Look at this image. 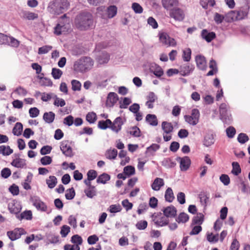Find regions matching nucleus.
<instances>
[{"mask_svg": "<svg viewBox=\"0 0 250 250\" xmlns=\"http://www.w3.org/2000/svg\"><path fill=\"white\" fill-rule=\"evenodd\" d=\"M75 24L80 30H86L92 27L93 24L92 15L88 12H82L75 19Z\"/></svg>", "mask_w": 250, "mask_h": 250, "instance_id": "obj_1", "label": "nucleus"}, {"mask_svg": "<svg viewBox=\"0 0 250 250\" xmlns=\"http://www.w3.org/2000/svg\"><path fill=\"white\" fill-rule=\"evenodd\" d=\"M69 5L67 0H54L49 3L48 10L52 14L59 15L66 11Z\"/></svg>", "mask_w": 250, "mask_h": 250, "instance_id": "obj_2", "label": "nucleus"}, {"mask_svg": "<svg viewBox=\"0 0 250 250\" xmlns=\"http://www.w3.org/2000/svg\"><path fill=\"white\" fill-rule=\"evenodd\" d=\"M93 65V61L91 58L84 57L75 62L74 69L78 72H84L90 69Z\"/></svg>", "mask_w": 250, "mask_h": 250, "instance_id": "obj_3", "label": "nucleus"}, {"mask_svg": "<svg viewBox=\"0 0 250 250\" xmlns=\"http://www.w3.org/2000/svg\"><path fill=\"white\" fill-rule=\"evenodd\" d=\"M70 20L66 14H64L59 20L58 23L54 27V33L57 35H60L66 32L70 27Z\"/></svg>", "mask_w": 250, "mask_h": 250, "instance_id": "obj_4", "label": "nucleus"}, {"mask_svg": "<svg viewBox=\"0 0 250 250\" xmlns=\"http://www.w3.org/2000/svg\"><path fill=\"white\" fill-rule=\"evenodd\" d=\"M200 112L198 109L194 108L191 110V115H185V121L192 125H196L199 122Z\"/></svg>", "mask_w": 250, "mask_h": 250, "instance_id": "obj_5", "label": "nucleus"}, {"mask_svg": "<svg viewBox=\"0 0 250 250\" xmlns=\"http://www.w3.org/2000/svg\"><path fill=\"white\" fill-rule=\"evenodd\" d=\"M170 16L174 20L182 21L185 17L184 11L179 7H174L170 12Z\"/></svg>", "mask_w": 250, "mask_h": 250, "instance_id": "obj_6", "label": "nucleus"}, {"mask_svg": "<svg viewBox=\"0 0 250 250\" xmlns=\"http://www.w3.org/2000/svg\"><path fill=\"white\" fill-rule=\"evenodd\" d=\"M159 40L164 44L174 46L176 44L175 40L169 36L166 33H161L159 34Z\"/></svg>", "mask_w": 250, "mask_h": 250, "instance_id": "obj_7", "label": "nucleus"}, {"mask_svg": "<svg viewBox=\"0 0 250 250\" xmlns=\"http://www.w3.org/2000/svg\"><path fill=\"white\" fill-rule=\"evenodd\" d=\"M60 149L62 153L66 157H72L73 156L72 149L69 145L68 141H63L61 142Z\"/></svg>", "mask_w": 250, "mask_h": 250, "instance_id": "obj_8", "label": "nucleus"}, {"mask_svg": "<svg viewBox=\"0 0 250 250\" xmlns=\"http://www.w3.org/2000/svg\"><path fill=\"white\" fill-rule=\"evenodd\" d=\"M25 233L22 228H16L12 231L7 232V235L11 241H15L20 238L22 234Z\"/></svg>", "mask_w": 250, "mask_h": 250, "instance_id": "obj_9", "label": "nucleus"}, {"mask_svg": "<svg viewBox=\"0 0 250 250\" xmlns=\"http://www.w3.org/2000/svg\"><path fill=\"white\" fill-rule=\"evenodd\" d=\"M8 208L11 213L18 214L21 211V207L18 202L12 200L8 202Z\"/></svg>", "mask_w": 250, "mask_h": 250, "instance_id": "obj_10", "label": "nucleus"}, {"mask_svg": "<svg viewBox=\"0 0 250 250\" xmlns=\"http://www.w3.org/2000/svg\"><path fill=\"white\" fill-rule=\"evenodd\" d=\"M124 123L122 118L121 117H117L111 125H110V128L116 133L119 132L122 129V126L124 125Z\"/></svg>", "mask_w": 250, "mask_h": 250, "instance_id": "obj_11", "label": "nucleus"}, {"mask_svg": "<svg viewBox=\"0 0 250 250\" xmlns=\"http://www.w3.org/2000/svg\"><path fill=\"white\" fill-rule=\"evenodd\" d=\"M177 160L180 162V167L181 171H187L189 167L191 161L188 156L183 157H178Z\"/></svg>", "mask_w": 250, "mask_h": 250, "instance_id": "obj_12", "label": "nucleus"}, {"mask_svg": "<svg viewBox=\"0 0 250 250\" xmlns=\"http://www.w3.org/2000/svg\"><path fill=\"white\" fill-rule=\"evenodd\" d=\"M31 199L33 202V205L38 210H40L42 211H46L47 206L44 202L41 201L39 197L34 196L31 197Z\"/></svg>", "mask_w": 250, "mask_h": 250, "instance_id": "obj_13", "label": "nucleus"}, {"mask_svg": "<svg viewBox=\"0 0 250 250\" xmlns=\"http://www.w3.org/2000/svg\"><path fill=\"white\" fill-rule=\"evenodd\" d=\"M162 211L164 214L167 217H174L177 213V209L175 207L172 205L164 208Z\"/></svg>", "mask_w": 250, "mask_h": 250, "instance_id": "obj_14", "label": "nucleus"}, {"mask_svg": "<svg viewBox=\"0 0 250 250\" xmlns=\"http://www.w3.org/2000/svg\"><path fill=\"white\" fill-rule=\"evenodd\" d=\"M147 101L146 105L149 109L154 107L153 103L157 99V97L153 92H149L146 96Z\"/></svg>", "mask_w": 250, "mask_h": 250, "instance_id": "obj_15", "label": "nucleus"}, {"mask_svg": "<svg viewBox=\"0 0 250 250\" xmlns=\"http://www.w3.org/2000/svg\"><path fill=\"white\" fill-rule=\"evenodd\" d=\"M215 134L212 131L206 133L204 137V146H208L214 144Z\"/></svg>", "mask_w": 250, "mask_h": 250, "instance_id": "obj_16", "label": "nucleus"}, {"mask_svg": "<svg viewBox=\"0 0 250 250\" xmlns=\"http://www.w3.org/2000/svg\"><path fill=\"white\" fill-rule=\"evenodd\" d=\"M118 100L117 94L114 92H110L107 97L106 105L109 107H112Z\"/></svg>", "mask_w": 250, "mask_h": 250, "instance_id": "obj_17", "label": "nucleus"}, {"mask_svg": "<svg viewBox=\"0 0 250 250\" xmlns=\"http://www.w3.org/2000/svg\"><path fill=\"white\" fill-rule=\"evenodd\" d=\"M11 164L15 167L20 168H24L26 166V160L20 158H14Z\"/></svg>", "mask_w": 250, "mask_h": 250, "instance_id": "obj_18", "label": "nucleus"}, {"mask_svg": "<svg viewBox=\"0 0 250 250\" xmlns=\"http://www.w3.org/2000/svg\"><path fill=\"white\" fill-rule=\"evenodd\" d=\"M150 72L157 77L160 78L164 75V71L162 68L157 64H152L150 68Z\"/></svg>", "mask_w": 250, "mask_h": 250, "instance_id": "obj_19", "label": "nucleus"}, {"mask_svg": "<svg viewBox=\"0 0 250 250\" xmlns=\"http://www.w3.org/2000/svg\"><path fill=\"white\" fill-rule=\"evenodd\" d=\"M161 165L167 168H171L174 167L176 165V162L171 158H165L161 162Z\"/></svg>", "mask_w": 250, "mask_h": 250, "instance_id": "obj_20", "label": "nucleus"}, {"mask_svg": "<svg viewBox=\"0 0 250 250\" xmlns=\"http://www.w3.org/2000/svg\"><path fill=\"white\" fill-rule=\"evenodd\" d=\"M164 181L162 178H156L151 185V188L155 191H158L164 186Z\"/></svg>", "mask_w": 250, "mask_h": 250, "instance_id": "obj_21", "label": "nucleus"}, {"mask_svg": "<svg viewBox=\"0 0 250 250\" xmlns=\"http://www.w3.org/2000/svg\"><path fill=\"white\" fill-rule=\"evenodd\" d=\"M55 117V114L52 111L45 112L43 115V120L47 124H51L53 123L54 121Z\"/></svg>", "mask_w": 250, "mask_h": 250, "instance_id": "obj_22", "label": "nucleus"}, {"mask_svg": "<svg viewBox=\"0 0 250 250\" xmlns=\"http://www.w3.org/2000/svg\"><path fill=\"white\" fill-rule=\"evenodd\" d=\"M178 3V0H162L163 6L167 10L176 5Z\"/></svg>", "mask_w": 250, "mask_h": 250, "instance_id": "obj_23", "label": "nucleus"}, {"mask_svg": "<svg viewBox=\"0 0 250 250\" xmlns=\"http://www.w3.org/2000/svg\"><path fill=\"white\" fill-rule=\"evenodd\" d=\"M162 128L164 132L166 134H169L172 132L173 130V126L172 124L166 121L162 122Z\"/></svg>", "mask_w": 250, "mask_h": 250, "instance_id": "obj_24", "label": "nucleus"}, {"mask_svg": "<svg viewBox=\"0 0 250 250\" xmlns=\"http://www.w3.org/2000/svg\"><path fill=\"white\" fill-rule=\"evenodd\" d=\"M146 121L152 126H156L158 125V120L156 115L154 114H147L146 117Z\"/></svg>", "mask_w": 250, "mask_h": 250, "instance_id": "obj_25", "label": "nucleus"}, {"mask_svg": "<svg viewBox=\"0 0 250 250\" xmlns=\"http://www.w3.org/2000/svg\"><path fill=\"white\" fill-rule=\"evenodd\" d=\"M110 179V175L106 173H104L98 176L96 181L98 184H105Z\"/></svg>", "mask_w": 250, "mask_h": 250, "instance_id": "obj_26", "label": "nucleus"}, {"mask_svg": "<svg viewBox=\"0 0 250 250\" xmlns=\"http://www.w3.org/2000/svg\"><path fill=\"white\" fill-rule=\"evenodd\" d=\"M13 152L12 149L8 146L1 145L0 146V153L3 156H9Z\"/></svg>", "mask_w": 250, "mask_h": 250, "instance_id": "obj_27", "label": "nucleus"}, {"mask_svg": "<svg viewBox=\"0 0 250 250\" xmlns=\"http://www.w3.org/2000/svg\"><path fill=\"white\" fill-rule=\"evenodd\" d=\"M169 220L166 216H163L158 218L155 221V224L158 227H163L168 224Z\"/></svg>", "mask_w": 250, "mask_h": 250, "instance_id": "obj_28", "label": "nucleus"}, {"mask_svg": "<svg viewBox=\"0 0 250 250\" xmlns=\"http://www.w3.org/2000/svg\"><path fill=\"white\" fill-rule=\"evenodd\" d=\"M84 192L90 198H92L96 195V190L94 186L87 187V188L84 189Z\"/></svg>", "mask_w": 250, "mask_h": 250, "instance_id": "obj_29", "label": "nucleus"}, {"mask_svg": "<svg viewBox=\"0 0 250 250\" xmlns=\"http://www.w3.org/2000/svg\"><path fill=\"white\" fill-rule=\"evenodd\" d=\"M23 126L21 123L20 122L17 123L13 128L12 133L14 135L20 136L21 134L22 131Z\"/></svg>", "mask_w": 250, "mask_h": 250, "instance_id": "obj_30", "label": "nucleus"}, {"mask_svg": "<svg viewBox=\"0 0 250 250\" xmlns=\"http://www.w3.org/2000/svg\"><path fill=\"white\" fill-rule=\"evenodd\" d=\"M111 124L112 122L109 119H106L105 121L101 120L99 121L98 126L100 129H106L107 128H110Z\"/></svg>", "mask_w": 250, "mask_h": 250, "instance_id": "obj_31", "label": "nucleus"}, {"mask_svg": "<svg viewBox=\"0 0 250 250\" xmlns=\"http://www.w3.org/2000/svg\"><path fill=\"white\" fill-rule=\"evenodd\" d=\"M209 67L211 70L207 73V76H212L217 73V67L216 63L215 61L213 60L210 61Z\"/></svg>", "mask_w": 250, "mask_h": 250, "instance_id": "obj_32", "label": "nucleus"}, {"mask_svg": "<svg viewBox=\"0 0 250 250\" xmlns=\"http://www.w3.org/2000/svg\"><path fill=\"white\" fill-rule=\"evenodd\" d=\"M160 148L159 145L157 144H152L151 146L146 148V153L150 155H153L154 153Z\"/></svg>", "mask_w": 250, "mask_h": 250, "instance_id": "obj_33", "label": "nucleus"}, {"mask_svg": "<svg viewBox=\"0 0 250 250\" xmlns=\"http://www.w3.org/2000/svg\"><path fill=\"white\" fill-rule=\"evenodd\" d=\"M46 183L49 188H53L57 184V179L54 176H50L48 179L46 180Z\"/></svg>", "mask_w": 250, "mask_h": 250, "instance_id": "obj_34", "label": "nucleus"}, {"mask_svg": "<svg viewBox=\"0 0 250 250\" xmlns=\"http://www.w3.org/2000/svg\"><path fill=\"white\" fill-rule=\"evenodd\" d=\"M165 198L167 201L172 202L174 199V194L171 188H168L165 194Z\"/></svg>", "mask_w": 250, "mask_h": 250, "instance_id": "obj_35", "label": "nucleus"}, {"mask_svg": "<svg viewBox=\"0 0 250 250\" xmlns=\"http://www.w3.org/2000/svg\"><path fill=\"white\" fill-rule=\"evenodd\" d=\"M189 220V216L185 212H182L179 214L176 221L178 223H185Z\"/></svg>", "mask_w": 250, "mask_h": 250, "instance_id": "obj_36", "label": "nucleus"}, {"mask_svg": "<svg viewBox=\"0 0 250 250\" xmlns=\"http://www.w3.org/2000/svg\"><path fill=\"white\" fill-rule=\"evenodd\" d=\"M117 12V8L115 5H110L107 9V14L108 18H112L116 16Z\"/></svg>", "mask_w": 250, "mask_h": 250, "instance_id": "obj_37", "label": "nucleus"}, {"mask_svg": "<svg viewBox=\"0 0 250 250\" xmlns=\"http://www.w3.org/2000/svg\"><path fill=\"white\" fill-rule=\"evenodd\" d=\"M216 38V34L214 32H208L204 29V40L209 42Z\"/></svg>", "mask_w": 250, "mask_h": 250, "instance_id": "obj_38", "label": "nucleus"}, {"mask_svg": "<svg viewBox=\"0 0 250 250\" xmlns=\"http://www.w3.org/2000/svg\"><path fill=\"white\" fill-rule=\"evenodd\" d=\"M118 152L117 150L113 148L112 149H110L107 150L106 152V157L107 159L111 160L115 159L117 156Z\"/></svg>", "mask_w": 250, "mask_h": 250, "instance_id": "obj_39", "label": "nucleus"}, {"mask_svg": "<svg viewBox=\"0 0 250 250\" xmlns=\"http://www.w3.org/2000/svg\"><path fill=\"white\" fill-rule=\"evenodd\" d=\"M122 207L120 204H114L110 205L107 209V211L110 213H115L122 210Z\"/></svg>", "mask_w": 250, "mask_h": 250, "instance_id": "obj_40", "label": "nucleus"}, {"mask_svg": "<svg viewBox=\"0 0 250 250\" xmlns=\"http://www.w3.org/2000/svg\"><path fill=\"white\" fill-rule=\"evenodd\" d=\"M193 70L192 66L190 65H183L181 67L180 71L182 75L187 76L189 74L191 71Z\"/></svg>", "mask_w": 250, "mask_h": 250, "instance_id": "obj_41", "label": "nucleus"}, {"mask_svg": "<svg viewBox=\"0 0 250 250\" xmlns=\"http://www.w3.org/2000/svg\"><path fill=\"white\" fill-rule=\"evenodd\" d=\"M53 99L54 100L53 104L56 106L63 107L66 104L63 99L58 98L56 94L54 96Z\"/></svg>", "mask_w": 250, "mask_h": 250, "instance_id": "obj_42", "label": "nucleus"}, {"mask_svg": "<svg viewBox=\"0 0 250 250\" xmlns=\"http://www.w3.org/2000/svg\"><path fill=\"white\" fill-rule=\"evenodd\" d=\"M23 17L28 20H34L38 18V16L35 13L25 11L23 14Z\"/></svg>", "mask_w": 250, "mask_h": 250, "instance_id": "obj_43", "label": "nucleus"}, {"mask_svg": "<svg viewBox=\"0 0 250 250\" xmlns=\"http://www.w3.org/2000/svg\"><path fill=\"white\" fill-rule=\"evenodd\" d=\"M32 212L30 210H26L22 212L20 216H18L19 219L21 220L25 219L26 220H31L32 219Z\"/></svg>", "mask_w": 250, "mask_h": 250, "instance_id": "obj_44", "label": "nucleus"}, {"mask_svg": "<svg viewBox=\"0 0 250 250\" xmlns=\"http://www.w3.org/2000/svg\"><path fill=\"white\" fill-rule=\"evenodd\" d=\"M132 9L136 14H141L143 12V8L140 4L133 2L131 6Z\"/></svg>", "mask_w": 250, "mask_h": 250, "instance_id": "obj_45", "label": "nucleus"}, {"mask_svg": "<svg viewBox=\"0 0 250 250\" xmlns=\"http://www.w3.org/2000/svg\"><path fill=\"white\" fill-rule=\"evenodd\" d=\"M232 169L231 172L235 175H238L241 173V170L239 164L237 162H234L232 164Z\"/></svg>", "mask_w": 250, "mask_h": 250, "instance_id": "obj_46", "label": "nucleus"}, {"mask_svg": "<svg viewBox=\"0 0 250 250\" xmlns=\"http://www.w3.org/2000/svg\"><path fill=\"white\" fill-rule=\"evenodd\" d=\"M135 168L131 166H127L124 168V173L128 176L133 175L135 173Z\"/></svg>", "mask_w": 250, "mask_h": 250, "instance_id": "obj_47", "label": "nucleus"}, {"mask_svg": "<svg viewBox=\"0 0 250 250\" xmlns=\"http://www.w3.org/2000/svg\"><path fill=\"white\" fill-rule=\"evenodd\" d=\"M191 51L190 48H186L183 50V59L184 61L188 62L191 58Z\"/></svg>", "mask_w": 250, "mask_h": 250, "instance_id": "obj_48", "label": "nucleus"}, {"mask_svg": "<svg viewBox=\"0 0 250 250\" xmlns=\"http://www.w3.org/2000/svg\"><path fill=\"white\" fill-rule=\"evenodd\" d=\"M97 116L93 112H89L86 116V120L90 124H93L96 120Z\"/></svg>", "mask_w": 250, "mask_h": 250, "instance_id": "obj_49", "label": "nucleus"}, {"mask_svg": "<svg viewBox=\"0 0 250 250\" xmlns=\"http://www.w3.org/2000/svg\"><path fill=\"white\" fill-rule=\"evenodd\" d=\"M129 134L135 137L140 136L141 131L140 129L136 126H134L130 128V130L129 131Z\"/></svg>", "mask_w": 250, "mask_h": 250, "instance_id": "obj_50", "label": "nucleus"}, {"mask_svg": "<svg viewBox=\"0 0 250 250\" xmlns=\"http://www.w3.org/2000/svg\"><path fill=\"white\" fill-rule=\"evenodd\" d=\"M8 42L6 43V44H8L14 47H17L19 45L20 42L17 39L10 36H8Z\"/></svg>", "mask_w": 250, "mask_h": 250, "instance_id": "obj_51", "label": "nucleus"}, {"mask_svg": "<svg viewBox=\"0 0 250 250\" xmlns=\"http://www.w3.org/2000/svg\"><path fill=\"white\" fill-rule=\"evenodd\" d=\"M131 103V100L130 98L125 97L123 99V101L120 102V108H126L127 106Z\"/></svg>", "mask_w": 250, "mask_h": 250, "instance_id": "obj_52", "label": "nucleus"}, {"mask_svg": "<svg viewBox=\"0 0 250 250\" xmlns=\"http://www.w3.org/2000/svg\"><path fill=\"white\" fill-rule=\"evenodd\" d=\"M51 74L55 79H59L62 75V72L59 69L53 68L52 69Z\"/></svg>", "mask_w": 250, "mask_h": 250, "instance_id": "obj_53", "label": "nucleus"}, {"mask_svg": "<svg viewBox=\"0 0 250 250\" xmlns=\"http://www.w3.org/2000/svg\"><path fill=\"white\" fill-rule=\"evenodd\" d=\"M75 196V192L73 188H71L66 190L65 196L67 200L73 199Z\"/></svg>", "mask_w": 250, "mask_h": 250, "instance_id": "obj_54", "label": "nucleus"}, {"mask_svg": "<svg viewBox=\"0 0 250 250\" xmlns=\"http://www.w3.org/2000/svg\"><path fill=\"white\" fill-rule=\"evenodd\" d=\"M71 241L72 243L75 244V245H78V246H79V245L82 244L83 239L80 236L76 234L72 236Z\"/></svg>", "mask_w": 250, "mask_h": 250, "instance_id": "obj_55", "label": "nucleus"}, {"mask_svg": "<svg viewBox=\"0 0 250 250\" xmlns=\"http://www.w3.org/2000/svg\"><path fill=\"white\" fill-rule=\"evenodd\" d=\"M55 94L53 93H46L43 92L42 94L41 99L43 102H47L52 98L53 99Z\"/></svg>", "mask_w": 250, "mask_h": 250, "instance_id": "obj_56", "label": "nucleus"}, {"mask_svg": "<svg viewBox=\"0 0 250 250\" xmlns=\"http://www.w3.org/2000/svg\"><path fill=\"white\" fill-rule=\"evenodd\" d=\"M249 138L248 136L243 133H240L237 137L238 141L241 144H244L249 140Z\"/></svg>", "mask_w": 250, "mask_h": 250, "instance_id": "obj_57", "label": "nucleus"}, {"mask_svg": "<svg viewBox=\"0 0 250 250\" xmlns=\"http://www.w3.org/2000/svg\"><path fill=\"white\" fill-rule=\"evenodd\" d=\"M72 84V89L73 91H79L81 88V83L76 80H73L71 81Z\"/></svg>", "mask_w": 250, "mask_h": 250, "instance_id": "obj_58", "label": "nucleus"}, {"mask_svg": "<svg viewBox=\"0 0 250 250\" xmlns=\"http://www.w3.org/2000/svg\"><path fill=\"white\" fill-rule=\"evenodd\" d=\"M148 208V206L147 203H143L140 204L138 208L137 209V213L139 214H141L144 213L145 211L147 210Z\"/></svg>", "mask_w": 250, "mask_h": 250, "instance_id": "obj_59", "label": "nucleus"}, {"mask_svg": "<svg viewBox=\"0 0 250 250\" xmlns=\"http://www.w3.org/2000/svg\"><path fill=\"white\" fill-rule=\"evenodd\" d=\"M52 48V46L44 45L38 49L39 54H44L47 53Z\"/></svg>", "mask_w": 250, "mask_h": 250, "instance_id": "obj_60", "label": "nucleus"}, {"mask_svg": "<svg viewBox=\"0 0 250 250\" xmlns=\"http://www.w3.org/2000/svg\"><path fill=\"white\" fill-rule=\"evenodd\" d=\"M147 226V222L145 220H141L138 222L136 224V227L139 230H144Z\"/></svg>", "mask_w": 250, "mask_h": 250, "instance_id": "obj_61", "label": "nucleus"}, {"mask_svg": "<svg viewBox=\"0 0 250 250\" xmlns=\"http://www.w3.org/2000/svg\"><path fill=\"white\" fill-rule=\"evenodd\" d=\"M226 134L229 138H232L236 134V130L233 126H229L226 129Z\"/></svg>", "mask_w": 250, "mask_h": 250, "instance_id": "obj_62", "label": "nucleus"}, {"mask_svg": "<svg viewBox=\"0 0 250 250\" xmlns=\"http://www.w3.org/2000/svg\"><path fill=\"white\" fill-rule=\"evenodd\" d=\"M197 67L201 70H203V57L201 55H197L195 58Z\"/></svg>", "mask_w": 250, "mask_h": 250, "instance_id": "obj_63", "label": "nucleus"}, {"mask_svg": "<svg viewBox=\"0 0 250 250\" xmlns=\"http://www.w3.org/2000/svg\"><path fill=\"white\" fill-rule=\"evenodd\" d=\"M70 231V228L67 225H63L61 228L60 233L62 237H65Z\"/></svg>", "mask_w": 250, "mask_h": 250, "instance_id": "obj_64", "label": "nucleus"}]
</instances>
